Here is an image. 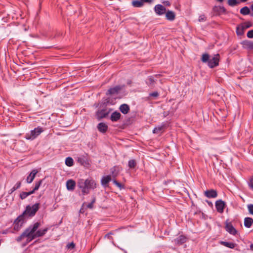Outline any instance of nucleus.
<instances>
[{
  "label": "nucleus",
  "instance_id": "f257e3e1",
  "mask_svg": "<svg viewBox=\"0 0 253 253\" xmlns=\"http://www.w3.org/2000/svg\"><path fill=\"white\" fill-rule=\"evenodd\" d=\"M40 225V223L36 222L33 225L30 226L17 238V241L20 242L26 238V242L29 243L36 238L43 236L47 231L48 228H45L38 230Z\"/></svg>",
  "mask_w": 253,
  "mask_h": 253
},
{
  "label": "nucleus",
  "instance_id": "f03ea898",
  "mask_svg": "<svg viewBox=\"0 0 253 253\" xmlns=\"http://www.w3.org/2000/svg\"><path fill=\"white\" fill-rule=\"evenodd\" d=\"M78 186L81 190L83 195L89 193L90 190H93L96 188V183L92 178H89L85 180L80 179L78 181Z\"/></svg>",
  "mask_w": 253,
  "mask_h": 253
},
{
  "label": "nucleus",
  "instance_id": "7ed1b4c3",
  "mask_svg": "<svg viewBox=\"0 0 253 253\" xmlns=\"http://www.w3.org/2000/svg\"><path fill=\"white\" fill-rule=\"evenodd\" d=\"M201 60L203 63H207L210 68H213L218 65L219 55L218 54H215L211 58H210L209 54L204 53L202 55Z\"/></svg>",
  "mask_w": 253,
  "mask_h": 253
},
{
  "label": "nucleus",
  "instance_id": "20e7f679",
  "mask_svg": "<svg viewBox=\"0 0 253 253\" xmlns=\"http://www.w3.org/2000/svg\"><path fill=\"white\" fill-rule=\"evenodd\" d=\"M43 131V129L42 127L38 126L26 133L25 138L28 140H34Z\"/></svg>",
  "mask_w": 253,
  "mask_h": 253
},
{
  "label": "nucleus",
  "instance_id": "39448f33",
  "mask_svg": "<svg viewBox=\"0 0 253 253\" xmlns=\"http://www.w3.org/2000/svg\"><path fill=\"white\" fill-rule=\"evenodd\" d=\"M39 205L40 204L39 203H36L33 205L32 206H27L24 213L30 216H34L36 212L38 211L39 209Z\"/></svg>",
  "mask_w": 253,
  "mask_h": 253
},
{
  "label": "nucleus",
  "instance_id": "423d86ee",
  "mask_svg": "<svg viewBox=\"0 0 253 253\" xmlns=\"http://www.w3.org/2000/svg\"><path fill=\"white\" fill-rule=\"evenodd\" d=\"M252 26V24L250 22H246L239 25L236 28V33L237 35H243L244 33L245 30L251 27Z\"/></svg>",
  "mask_w": 253,
  "mask_h": 253
},
{
  "label": "nucleus",
  "instance_id": "0eeeda50",
  "mask_svg": "<svg viewBox=\"0 0 253 253\" xmlns=\"http://www.w3.org/2000/svg\"><path fill=\"white\" fill-rule=\"evenodd\" d=\"M156 13L158 15H162L166 12V8L162 4L156 5L154 7Z\"/></svg>",
  "mask_w": 253,
  "mask_h": 253
},
{
  "label": "nucleus",
  "instance_id": "6e6552de",
  "mask_svg": "<svg viewBox=\"0 0 253 253\" xmlns=\"http://www.w3.org/2000/svg\"><path fill=\"white\" fill-rule=\"evenodd\" d=\"M110 110L107 109H103L96 112V117L98 120L106 117L109 113Z\"/></svg>",
  "mask_w": 253,
  "mask_h": 253
},
{
  "label": "nucleus",
  "instance_id": "1a4fd4ad",
  "mask_svg": "<svg viewBox=\"0 0 253 253\" xmlns=\"http://www.w3.org/2000/svg\"><path fill=\"white\" fill-rule=\"evenodd\" d=\"M213 11L217 15H220L222 13H227L226 9L223 6H214L212 8Z\"/></svg>",
  "mask_w": 253,
  "mask_h": 253
},
{
  "label": "nucleus",
  "instance_id": "9d476101",
  "mask_svg": "<svg viewBox=\"0 0 253 253\" xmlns=\"http://www.w3.org/2000/svg\"><path fill=\"white\" fill-rule=\"evenodd\" d=\"M215 207L217 211L222 213L225 208V203L221 200H218L215 202Z\"/></svg>",
  "mask_w": 253,
  "mask_h": 253
},
{
  "label": "nucleus",
  "instance_id": "9b49d317",
  "mask_svg": "<svg viewBox=\"0 0 253 253\" xmlns=\"http://www.w3.org/2000/svg\"><path fill=\"white\" fill-rule=\"evenodd\" d=\"M38 170L37 169H33L30 174L27 176L26 178V182L28 183H31L33 180L34 179L36 175L38 173Z\"/></svg>",
  "mask_w": 253,
  "mask_h": 253
},
{
  "label": "nucleus",
  "instance_id": "f8f14e48",
  "mask_svg": "<svg viewBox=\"0 0 253 253\" xmlns=\"http://www.w3.org/2000/svg\"><path fill=\"white\" fill-rule=\"evenodd\" d=\"M225 228L226 231L231 234L235 235L237 233V230L230 223H227Z\"/></svg>",
  "mask_w": 253,
  "mask_h": 253
},
{
  "label": "nucleus",
  "instance_id": "ddd939ff",
  "mask_svg": "<svg viewBox=\"0 0 253 253\" xmlns=\"http://www.w3.org/2000/svg\"><path fill=\"white\" fill-rule=\"evenodd\" d=\"M205 195L209 198H212L216 197L217 193L215 190L212 189L205 191Z\"/></svg>",
  "mask_w": 253,
  "mask_h": 253
},
{
  "label": "nucleus",
  "instance_id": "4468645a",
  "mask_svg": "<svg viewBox=\"0 0 253 253\" xmlns=\"http://www.w3.org/2000/svg\"><path fill=\"white\" fill-rule=\"evenodd\" d=\"M75 181L72 179H70L66 182L67 189L69 191H73L75 187Z\"/></svg>",
  "mask_w": 253,
  "mask_h": 253
},
{
  "label": "nucleus",
  "instance_id": "2eb2a0df",
  "mask_svg": "<svg viewBox=\"0 0 253 253\" xmlns=\"http://www.w3.org/2000/svg\"><path fill=\"white\" fill-rule=\"evenodd\" d=\"M121 87H120V86H119V85L116 86L115 87L110 88L108 90V91L107 92V95H108V94L112 95V94H117L119 91V90H121Z\"/></svg>",
  "mask_w": 253,
  "mask_h": 253
},
{
  "label": "nucleus",
  "instance_id": "dca6fc26",
  "mask_svg": "<svg viewBox=\"0 0 253 253\" xmlns=\"http://www.w3.org/2000/svg\"><path fill=\"white\" fill-rule=\"evenodd\" d=\"M167 127V125L165 123H163L161 125L155 127L153 130V132L154 133H159L162 131V130Z\"/></svg>",
  "mask_w": 253,
  "mask_h": 253
},
{
  "label": "nucleus",
  "instance_id": "f3484780",
  "mask_svg": "<svg viewBox=\"0 0 253 253\" xmlns=\"http://www.w3.org/2000/svg\"><path fill=\"white\" fill-rule=\"evenodd\" d=\"M97 128L100 132L105 133L107 130L108 126L104 123H100L97 125Z\"/></svg>",
  "mask_w": 253,
  "mask_h": 253
},
{
  "label": "nucleus",
  "instance_id": "a211bd4d",
  "mask_svg": "<svg viewBox=\"0 0 253 253\" xmlns=\"http://www.w3.org/2000/svg\"><path fill=\"white\" fill-rule=\"evenodd\" d=\"M111 177L110 175H107L103 176L101 180V183L103 186H107L108 183L111 181Z\"/></svg>",
  "mask_w": 253,
  "mask_h": 253
},
{
  "label": "nucleus",
  "instance_id": "6ab92c4d",
  "mask_svg": "<svg viewBox=\"0 0 253 253\" xmlns=\"http://www.w3.org/2000/svg\"><path fill=\"white\" fill-rule=\"evenodd\" d=\"M121 116L119 112L115 111L111 114L110 119L112 122H117L120 119Z\"/></svg>",
  "mask_w": 253,
  "mask_h": 253
},
{
  "label": "nucleus",
  "instance_id": "aec40b11",
  "mask_svg": "<svg viewBox=\"0 0 253 253\" xmlns=\"http://www.w3.org/2000/svg\"><path fill=\"white\" fill-rule=\"evenodd\" d=\"M166 18L169 21H173L175 19V15L174 12L168 10L166 12Z\"/></svg>",
  "mask_w": 253,
  "mask_h": 253
},
{
  "label": "nucleus",
  "instance_id": "412c9836",
  "mask_svg": "<svg viewBox=\"0 0 253 253\" xmlns=\"http://www.w3.org/2000/svg\"><path fill=\"white\" fill-rule=\"evenodd\" d=\"M174 241L176 244L181 245L186 242V238L184 236L180 235L175 239Z\"/></svg>",
  "mask_w": 253,
  "mask_h": 253
},
{
  "label": "nucleus",
  "instance_id": "4be33fe9",
  "mask_svg": "<svg viewBox=\"0 0 253 253\" xmlns=\"http://www.w3.org/2000/svg\"><path fill=\"white\" fill-rule=\"evenodd\" d=\"M253 223V219L251 217H246L244 219V225L247 228H250Z\"/></svg>",
  "mask_w": 253,
  "mask_h": 253
},
{
  "label": "nucleus",
  "instance_id": "5701e85b",
  "mask_svg": "<svg viewBox=\"0 0 253 253\" xmlns=\"http://www.w3.org/2000/svg\"><path fill=\"white\" fill-rule=\"evenodd\" d=\"M244 48L253 49V42L246 41L243 42Z\"/></svg>",
  "mask_w": 253,
  "mask_h": 253
},
{
  "label": "nucleus",
  "instance_id": "b1692460",
  "mask_svg": "<svg viewBox=\"0 0 253 253\" xmlns=\"http://www.w3.org/2000/svg\"><path fill=\"white\" fill-rule=\"evenodd\" d=\"M120 110L122 113L126 114L128 112L129 108L127 105L124 104L120 106Z\"/></svg>",
  "mask_w": 253,
  "mask_h": 253
},
{
  "label": "nucleus",
  "instance_id": "393cba45",
  "mask_svg": "<svg viewBox=\"0 0 253 253\" xmlns=\"http://www.w3.org/2000/svg\"><path fill=\"white\" fill-rule=\"evenodd\" d=\"M120 169L118 167H114L111 169V173L113 177H115L118 174Z\"/></svg>",
  "mask_w": 253,
  "mask_h": 253
},
{
  "label": "nucleus",
  "instance_id": "a878e982",
  "mask_svg": "<svg viewBox=\"0 0 253 253\" xmlns=\"http://www.w3.org/2000/svg\"><path fill=\"white\" fill-rule=\"evenodd\" d=\"M21 182H20V181L17 182L15 184V185L8 191V194H11L14 191H15L16 190L19 188L21 186Z\"/></svg>",
  "mask_w": 253,
  "mask_h": 253
},
{
  "label": "nucleus",
  "instance_id": "bb28decb",
  "mask_svg": "<svg viewBox=\"0 0 253 253\" xmlns=\"http://www.w3.org/2000/svg\"><path fill=\"white\" fill-rule=\"evenodd\" d=\"M132 4L135 7H141L144 5V3L141 0H136L132 2Z\"/></svg>",
  "mask_w": 253,
  "mask_h": 253
},
{
  "label": "nucleus",
  "instance_id": "cd10ccee",
  "mask_svg": "<svg viewBox=\"0 0 253 253\" xmlns=\"http://www.w3.org/2000/svg\"><path fill=\"white\" fill-rule=\"evenodd\" d=\"M220 244L226 247L229 248L230 249H233L235 248V245L232 242H227L221 241Z\"/></svg>",
  "mask_w": 253,
  "mask_h": 253
},
{
  "label": "nucleus",
  "instance_id": "c85d7f7f",
  "mask_svg": "<svg viewBox=\"0 0 253 253\" xmlns=\"http://www.w3.org/2000/svg\"><path fill=\"white\" fill-rule=\"evenodd\" d=\"M240 13L244 15L249 14L250 9L248 6H244L240 9Z\"/></svg>",
  "mask_w": 253,
  "mask_h": 253
},
{
  "label": "nucleus",
  "instance_id": "c756f323",
  "mask_svg": "<svg viewBox=\"0 0 253 253\" xmlns=\"http://www.w3.org/2000/svg\"><path fill=\"white\" fill-rule=\"evenodd\" d=\"M73 159L71 157H67L65 160V164L68 167H71L73 165Z\"/></svg>",
  "mask_w": 253,
  "mask_h": 253
},
{
  "label": "nucleus",
  "instance_id": "7c9ffc66",
  "mask_svg": "<svg viewBox=\"0 0 253 253\" xmlns=\"http://www.w3.org/2000/svg\"><path fill=\"white\" fill-rule=\"evenodd\" d=\"M136 165V162L134 160H131L128 161V166L129 168H134Z\"/></svg>",
  "mask_w": 253,
  "mask_h": 253
},
{
  "label": "nucleus",
  "instance_id": "2f4dec72",
  "mask_svg": "<svg viewBox=\"0 0 253 253\" xmlns=\"http://www.w3.org/2000/svg\"><path fill=\"white\" fill-rule=\"evenodd\" d=\"M237 0H228V4L231 6H234L238 4Z\"/></svg>",
  "mask_w": 253,
  "mask_h": 253
},
{
  "label": "nucleus",
  "instance_id": "473e14b6",
  "mask_svg": "<svg viewBox=\"0 0 253 253\" xmlns=\"http://www.w3.org/2000/svg\"><path fill=\"white\" fill-rule=\"evenodd\" d=\"M154 83V78L152 77H150L147 79V84L150 85L151 86Z\"/></svg>",
  "mask_w": 253,
  "mask_h": 253
},
{
  "label": "nucleus",
  "instance_id": "72a5a7b5",
  "mask_svg": "<svg viewBox=\"0 0 253 253\" xmlns=\"http://www.w3.org/2000/svg\"><path fill=\"white\" fill-rule=\"evenodd\" d=\"M42 183V180H40L38 182H36L35 187L34 188V191H37L39 189L40 185Z\"/></svg>",
  "mask_w": 253,
  "mask_h": 253
},
{
  "label": "nucleus",
  "instance_id": "f704fd0d",
  "mask_svg": "<svg viewBox=\"0 0 253 253\" xmlns=\"http://www.w3.org/2000/svg\"><path fill=\"white\" fill-rule=\"evenodd\" d=\"M28 196H29V194L28 193V192H22L20 194V198L22 200H23V199H25L26 198H27Z\"/></svg>",
  "mask_w": 253,
  "mask_h": 253
},
{
  "label": "nucleus",
  "instance_id": "c9c22d12",
  "mask_svg": "<svg viewBox=\"0 0 253 253\" xmlns=\"http://www.w3.org/2000/svg\"><path fill=\"white\" fill-rule=\"evenodd\" d=\"M248 209L250 213L253 215V205L250 204L248 205Z\"/></svg>",
  "mask_w": 253,
  "mask_h": 253
},
{
  "label": "nucleus",
  "instance_id": "e433bc0d",
  "mask_svg": "<svg viewBox=\"0 0 253 253\" xmlns=\"http://www.w3.org/2000/svg\"><path fill=\"white\" fill-rule=\"evenodd\" d=\"M113 183H114V184H115L117 187H118L120 189H122L124 188V187L122 186V185L118 182L117 181H116V180H114L113 181Z\"/></svg>",
  "mask_w": 253,
  "mask_h": 253
},
{
  "label": "nucleus",
  "instance_id": "4c0bfd02",
  "mask_svg": "<svg viewBox=\"0 0 253 253\" xmlns=\"http://www.w3.org/2000/svg\"><path fill=\"white\" fill-rule=\"evenodd\" d=\"M198 20L199 22H204L206 20V17L204 14L201 15L199 17Z\"/></svg>",
  "mask_w": 253,
  "mask_h": 253
},
{
  "label": "nucleus",
  "instance_id": "58836bf2",
  "mask_svg": "<svg viewBox=\"0 0 253 253\" xmlns=\"http://www.w3.org/2000/svg\"><path fill=\"white\" fill-rule=\"evenodd\" d=\"M247 37L249 38H253V30L249 31L247 33Z\"/></svg>",
  "mask_w": 253,
  "mask_h": 253
},
{
  "label": "nucleus",
  "instance_id": "ea45409f",
  "mask_svg": "<svg viewBox=\"0 0 253 253\" xmlns=\"http://www.w3.org/2000/svg\"><path fill=\"white\" fill-rule=\"evenodd\" d=\"M78 162L82 165H84L85 161L84 158L79 157L78 158Z\"/></svg>",
  "mask_w": 253,
  "mask_h": 253
},
{
  "label": "nucleus",
  "instance_id": "a19ab883",
  "mask_svg": "<svg viewBox=\"0 0 253 253\" xmlns=\"http://www.w3.org/2000/svg\"><path fill=\"white\" fill-rule=\"evenodd\" d=\"M249 185L251 188L253 189V177L250 179L249 182Z\"/></svg>",
  "mask_w": 253,
  "mask_h": 253
},
{
  "label": "nucleus",
  "instance_id": "79ce46f5",
  "mask_svg": "<svg viewBox=\"0 0 253 253\" xmlns=\"http://www.w3.org/2000/svg\"><path fill=\"white\" fill-rule=\"evenodd\" d=\"M159 94L157 92H154L153 93H151L150 94V95L151 96H153V97H157L158 96Z\"/></svg>",
  "mask_w": 253,
  "mask_h": 253
},
{
  "label": "nucleus",
  "instance_id": "37998d69",
  "mask_svg": "<svg viewBox=\"0 0 253 253\" xmlns=\"http://www.w3.org/2000/svg\"><path fill=\"white\" fill-rule=\"evenodd\" d=\"M67 247L68 248H74L75 247V245L73 243H72L71 244H69L67 245Z\"/></svg>",
  "mask_w": 253,
  "mask_h": 253
},
{
  "label": "nucleus",
  "instance_id": "c03bdc74",
  "mask_svg": "<svg viewBox=\"0 0 253 253\" xmlns=\"http://www.w3.org/2000/svg\"><path fill=\"white\" fill-rule=\"evenodd\" d=\"M143 3L144 2H148V3H151L153 1V0H141Z\"/></svg>",
  "mask_w": 253,
  "mask_h": 253
},
{
  "label": "nucleus",
  "instance_id": "a18cd8bd",
  "mask_svg": "<svg viewBox=\"0 0 253 253\" xmlns=\"http://www.w3.org/2000/svg\"><path fill=\"white\" fill-rule=\"evenodd\" d=\"M86 207L89 209H92L93 208V204H92L91 203H89L87 205Z\"/></svg>",
  "mask_w": 253,
  "mask_h": 253
},
{
  "label": "nucleus",
  "instance_id": "49530a36",
  "mask_svg": "<svg viewBox=\"0 0 253 253\" xmlns=\"http://www.w3.org/2000/svg\"><path fill=\"white\" fill-rule=\"evenodd\" d=\"M36 191H34V189L29 192H28V193L29 194V196L33 194Z\"/></svg>",
  "mask_w": 253,
  "mask_h": 253
},
{
  "label": "nucleus",
  "instance_id": "de8ad7c7",
  "mask_svg": "<svg viewBox=\"0 0 253 253\" xmlns=\"http://www.w3.org/2000/svg\"><path fill=\"white\" fill-rule=\"evenodd\" d=\"M251 9L253 11V13H252L251 15V16H253V4L251 6Z\"/></svg>",
  "mask_w": 253,
  "mask_h": 253
},
{
  "label": "nucleus",
  "instance_id": "09e8293b",
  "mask_svg": "<svg viewBox=\"0 0 253 253\" xmlns=\"http://www.w3.org/2000/svg\"><path fill=\"white\" fill-rule=\"evenodd\" d=\"M95 202V198H94L92 199V201L91 202V204H93H93H94V203Z\"/></svg>",
  "mask_w": 253,
  "mask_h": 253
},
{
  "label": "nucleus",
  "instance_id": "8fccbe9b",
  "mask_svg": "<svg viewBox=\"0 0 253 253\" xmlns=\"http://www.w3.org/2000/svg\"><path fill=\"white\" fill-rule=\"evenodd\" d=\"M14 229H17V230H18V228H19V227H18V225H17H17H16V224H15V225H14Z\"/></svg>",
  "mask_w": 253,
  "mask_h": 253
},
{
  "label": "nucleus",
  "instance_id": "3c124183",
  "mask_svg": "<svg viewBox=\"0 0 253 253\" xmlns=\"http://www.w3.org/2000/svg\"><path fill=\"white\" fill-rule=\"evenodd\" d=\"M165 3L167 5H169V1H166L165 2Z\"/></svg>",
  "mask_w": 253,
  "mask_h": 253
},
{
  "label": "nucleus",
  "instance_id": "603ef678",
  "mask_svg": "<svg viewBox=\"0 0 253 253\" xmlns=\"http://www.w3.org/2000/svg\"><path fill=\"white\" fill-rule=\"evenodd\" d=\"M250 248L253 251V244H251L250 246Z\"/></svg>",
  "mask_w": 253,
  "mask_h": 253
},
{
  "label": "nucleus",
  "instance_id": "864d4df0",
  "mask_svg": "<svg viewBox=\"0 0 253 253\" xmlns=\"http://www.w3.org/2000/svg\"><path fill=\"white\" fill-rule=\"evenodd\" d=\"M218 1L222 2L223 0H217Z\"/></svg>",
  "mask_w": 253,
  "mask_h": 253
}]
</instances>
